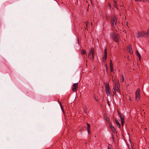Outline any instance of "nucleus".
<instances>
[{
	"instance_id": "obj_1",
	"label": "nucleus",
	"mask_w": 149,
	"mask_h": 149,
	"mask_svg": "<svg viewBox=\"0 0 149 149\" xmlns=\"http://www.w3.org/2000/svg\"><path fill=\"white\" fill-rule=\"evenodd\" d=\"M94 49L93 48H92L89 52L88 57L90 58L91 59L93 60L94 58Z\"/></svg>"
},
{
	"instance_id": "obj_2",
	"label": "nucleus",
	"mask_w": 149,
	"mask_h": 149,
	"mask_svg": "<svg viewBox=\"0 0 149 149\" xmlns=\"http://www.w3.org/2000/svg\"><path fill=\"white\" fill-rule=\"evenodd\" d=\"M106 85L105 86V90L107 95V96H110L111 95V92L110 89L109 83H106Z\"/></svg>"
},
{
	"instance_id": "obj_3",
	"label": "nucleus",
	"mask_w": 149,
	"mask_h": 149,
	"mask_svg": "<svg viewBox=\"0 0 149 149\" xmlns=\"http://www.w3.org/2000/svg\"><path fill=\"white\" fill-rule=\"evenodd\" d=\"M140 89L139 88H138L137 89L135 93V100L137 102H138L139 100L140 99Z\"/></svg>"
},
{
	"instance_id": "obj_4",
	"label": "nucleus",
	"mask_w": 149,
	"mask_h": 149,
	"mask_svg": "<svg viewBox=\"0 0 149 149\" xmlns=\"http://www.w3.org/2000/svg\"><path fill=\"white\" fill-rule=\"evenodd\" d=\"M118 115L121 120V124L123 125L124 124V116L123 115L121 114V113H120L118 111Z\"/></svg>"
},
{
	"instance_id": "obj_5",
	"label": "nucleus",
	"mask_w": 149,
	"mask_h": 149,
	"mask_svg": "<svg viewBox=\"0 0 149 149\" xmlns=\"http://www.w3.org/2000/svg\"><path fill=\"white\" fill-rule=\"evenodd\" d=\"M78 83L74 84L72 86V90L74 92H75L77 90L78 88Z\"/></svg>"
},
{
	"instance_id": "obj_6",
	"label": "nucleus",
	"mask_w": 149,
	"mask_h": 149,
	"mask_svg": "<svg viewBox=\"0 0 149 149\" xmlns=\"http://www.w3.org/2000/svg\"><path fill=\"white\" fill-rule=\"evenodd\" d=\"M119 34H115L113 37V40L116 42H118L119 41Z\"/></svg>"
},
{
	"instance_id": "obj_7",
	"label": "nucleus",
	"mask_w": 149,
	"mask_h": 149,
	"mask_svg": "<svg viewBox=\"0 0 149 149\" xmlns=\"http://www.w3.org/2000/svg\"><path fill=\"white\" fill-rule=\"evenodd\" d=\"M117 19L115 17H113L111 19V22L112 24L114 25L116 24L117 22Z\"/></svg>"
},
{
	"instance_id": "obj_8",
	"label": "nucleus",
	"mask_w": 149,
	"mask_h": 149,
	"mask_svg": "<svg viewBox=\"0 0 149 149\" xmlns=\"http://www.w3.org/2000/svg\"><path fill=\"white\" fill-rule=\"evenodd\" d=\"M128 48L129 50V52L130 54H132L133 53V51L131 45H129L128 47Z\"/></svg>"
},
{
	"instance_id": "obj_9",
	"label": "nucleus",
	"mask_w": 149,
	"mask_h": 149,
	"mask_svg": "<svg viewBox=\"0 0 149 149\" xmlns=\"http://www.w3.org/2000/svg\"><path fill=\"white\" fill-rule=\"evenodd\" d=\"M115 120L116 122V124L117 125L118 127V128H120V124L119 123V122H118V121L117 119L116 118H115Z\"/></svg>"
},
{
	"instance_id": "obj_10",
	"label": "nucleus",
	"mask_w": 149,
	"mask_h": 149,
	"mask_svg": "<svg viewBox=\"0 0 149 149\" xmlns=\"http://www.w3.org/2000/svg\"><path fill=\"white\" fill-rule=\"evenodd\" d=\"M119 80L117 82H116L115 84L116 87H119L120 86V84L118 82Z\"/></svg>"
},
{
	"instance_id": "obj_11",
	"label": "nucleus",
	"mask_w": 149,
	"mask_h": 149,
	"mask_svg": "<svg viewBox=\"0 0 149 149\" xmlns=\"http://www.w3.org/2000/svg\"><path fill=\"white\" fill-rule=\"evenodd\" d=\"M81 55L85 54H86V52L84 49H83L81 50Z\"/></svg>"
},
{
	"instance_id": "obj_12",
	"label": "nucleus",
	"mask_w": 149,
	"mask_h": 149,
	"mask_svg": "<svg viewBox=\"0 0 149 149\" xmlns=\"http://www.w3.org/2000/svg\"><path fill=\"white\" fill-rule=\"evenodd\" d=\"M136 54H137V55L139 57V60H140V58H141V55L140 54L139 52L137 51H136Z\"/></svg>"
},
{
	"instance_id": "obj_13",
	"label": "nucleus",
	"mask_w": 149,
	"mask_h": 149,
	"mask_svg": "<svg viewBox=\"0 0 149 149\" xmlns=\"http://www.w3.org/2000/svg\"><path fill=\"white\" fill-rule=\"evenodd\" d=\"M108 149H113V147L111 144H109L108 146Z\"/></svg>"
},
{
	"instance_id": "obj_14",
	"label": "nucleus",
	"mask_w": 149,
	"mask_h": 149,
	"mask_svg": "<svg viewBox=\"0 0 149 149\" xmlns=\"http://www.w3.org/2000/svg\"><path fill=\"white\" fill-rule=\"evenodd\" d=\"M104 55H107V53L106 48H105L104 49Z\"/></svg>"
},
{
	"instance_id": "obj_15",
	"label": "nucleus",
	"mask_w": 149,
	"mask_h": 149,
	"mask_svg": "<svg viewBox=\"0 0 149 149\" xmlns=\"http://www.w3.org/2000/svg\"><path fill=\"white\" fill-rule=\"evenodd\" d=\"M87 130H90V125L88 123H87Z\"/></svg>"
},
{
	"instance_id": "obj_16",
	"label": "nucleus",
	"mask_w": 149,
	"mask_h": 149,
	"mask_svg": "<svg viewBox=\"0 0 149 149\" xmlns=\"http://www.w3.org/2000/svg\"><path fill=\"white\" fill-rule=\"evenodd\" d=\"M107 55H104V56L103 57V60L104 61H105L107 58Z\"/></svg>"
},
{
	"instance_id": "obj_17",
	"label": "nucleus",
	"mask_w": 149,
	"mask_h": 149,
	"mask_svg": "<svg viewBox=\"0 0 149 149\" xmlns=\"http://www.w3.org/2000/svg\"><path fill=\"white\" fill-rule=\"evenodd\" d=\"M106 120V121L108 123L110 124V120L108 118H106V119H105Z\"/></svg>"
},
{
	"instance_id": "obj_18",
	"label": "nucleus",
	"mask_w": 149,
	"mask_h": 149,
	"mask_svg": "<svg viewBox=\"0 0 149 149\" xmlns=\"http://www.w3.org/2000/svg\"><path fill=\"white\" fill-rule=\"evenodd\" d=\"M113 95H115V94H116V90L114 88H113Z\"/></svg>"
},
{
	"instance_id": "obj_19",
	"label": "nucleus",
	"mask_w": 149,
	"mask_h": 149,
	"mask_svg": "<svg viewBox=\"0 0 149 149\" xmlns=\"http://www.w3.org/2000/svg\"><path fill=\"white\" fill-rule=\"evenodd\" d=\"M119 87H116V91H117V92H118L119 93H120V90H119Z\"/></svg>"
},
{
	"instance_id": "obj_20",
	"label": "nucleus",
	"mask_w": 149,
	"mask_h": 149,
	"mask_svg": "<svg viewBox=\"0 0 149 149\" xmlns=\"http://www.w3.org/2000/svg\"><path fill=\"white\" fill-rule=\"evenodd\" d=\"M58 103H59L60 106H61V109H63V107L62 106V104L61 103V102H60V101H59L58 102Z\"/></svg>"
},
{
	"instance_id": "obj_21",
	"label": "nucleus",
	"mask_w": 149,
	"mask_h": 149,
	"mask_svg": "<svg viewBox=\"0 0 149 149\" xmlns=\"http://www.w3.org/2000/svg\"><path fill=\"white\" fill-rule=\"evenodd\" d=\"M114 7L115 8H116V9H117L118 8V6H117V3H115V5H114Z\"/></svg>"
},
{
	"instance_id": "obj_22",
	"label": "nucleus",
	"mask_w": 149,
	"mask_h": 149,
	"mask_svg": "<svg viewBox=\"0 0 149 149\" xmlns=\"http://www.w3.org/2000/svg\"><path fill=\"white\" fill-rule=\"evenodd\" d=\"M104 117L105 119L108 118L107 116V115L105 114H104Z\"/></svg>"
},
{
	"instance_id": "obj_23",
	"label": "nucleus",
	"mask_w": 149,
	"mask_h": 149,
	"mask_svg": "<svg viewBox=\"0 0 149 149\" xmlns=\"http://www.w3.org/2000/svg\"><path fill=\"white\" fill-rule=\"evenodd\" d=\"M110 71L111 72H112L113 71V67L110 68Z\"/></svg>"
},
{
	"instance_id": "obj_24",
	"label": "nucleus",
	"mask_w": 149,
	"mask_h": 149,
	"mask_svg": "<svg viewBox=\"0 0 149 149\" xmlns=\"http://www.w3.org/2000/svg\"><path fill=\"white\" fill-rule=\"evenodd\" d=\"M109 127H111V128H113V129H112V130H115V128H114V127H112V125H110L109 126Z\"/></svg>"
},
{
	"instance_id": "obj_25",
	"label": "nucleus",
	"mask_w": 149,
	"mask_h": 149,
	"mask_svg": "<svg viewBox=\"0 0 149 149\" xmlns=\"http://www.w3.org/2000/svg\"><path fill=\"white\" fill-rule=\"evenodd\" d=\"M109 64H110V68L113 67V66H112L113 64H112V63H110Z\"/></svg>"
},
{
	"instance_id": "obj_26",
	"label": "nucleus",
	"mask_w": 149,
	"mask_h": 149,
	"mask_svg": "<svg viewBox=\"0 0 149 149\" xmlns=\"http://www.w3.org/2000/svg\"><path fill=\"white\" fill-rule=\"evenodd\" d=\"M84 24H86V26H87V24H88V22H84Z\"/></svg>"
},
{
	"instance_id": "obj_27",
	"label": "nucleus",
	"mask_w": 149,
	"mask_h": 149,
	"mask_svg": "<svg viewBox=\"0 0 149 149\" xmlns=\"http://www.w3.org/2000/svg\"><path fill=\"white\" fill-rule=\"evenodd\" d=\"M122 81L123 82L124 80V78L123 77V76H122Z\"/></svg>"
},
{
	"instance_id": "obj_28",
	"label": "nucleus",
	"mask_w": 149,
	"mask_h": 149,
	"mask_svg": "<svg viewBox=\"0 0 149 149\" xmlns=\"http://www.w3.org/2000/svg\"><path fill=\"white\" fill-rule=\"evenodd\" d=\"M129 100H130L131 101L132 100V98L131 97H130Z\"/></svg>"
},
{
	"instance_id": "obj_29",
	"label": "nucleus",
	"mask_w": 149,
	"mask_h": 149,
	"mask_svg": "<svg viewBox=\"0 0 149 149\" xmlns=\"http://www.w3.org/2000/svg\"><path fill=\"white\" fill-rule=\"evenodd\" d=\"M108 5H109V8L110 9L111 8V5L109 3Z\"/></svg>"
},
{
	"instance_id": "obj_30",
	"label": "nucleus",
	"mask_w": 149,
	"mask_h": 149,
	"mask_svg": "<svg viewBox=\"0 0 149 149\" xmlns=\"http://www.w3.org/2000/svg\"><path fill=\"white\" fill-rule=\"evenodd\" d=\"M107 103L108 104V105H109V106H110V104H109V102L108 101L107 102Z\"/></svg>"
},
{
	"instance_id": "obj_31",
	"label": "nucleus",
	"mask_w": 149,
	"mask_h": 149,
	"mask_svg": "<svg viewBox=\"0 0 149 149\" xmlns=\"http://www.w3.org/2000/svg\"><path fill=\"white\" fill-rule=\"evenodd\" d=\"M88 133L89 134V133H90L91 131H88Z\"/></svg>"
},
{
	"instance_id": "obj_32",
	"label": "nucleus",
	"mask_w": 149,
	"mask_h": 149,
	"mask_svg": "<svg viewBox=\"0 0 149 149\" xmlns=\"http://www.w3.org/2000/svg\"><path fill=\"white\" fill-rule=\"evenodd\" d=\"M110 63H112V61L111 60H110Z\"/></svg>"
},
{
	"instance_id": "obj_33",
	"label": "nucleus",
	"mask_w": 149,
	"mask_h": 149,
	"mask_svg": "<svg viewBox=\"0 0 149 149\" xmlns=\"http://www.w3.org/2000/svg\"><path fill=\"white\" fill-rule=\"evenodd\" d=\"M113 2H114V3H116V1H115V0H114V1H113Z\"/></svg>"
},
{
	"instance_id": "obj_34",
	"label": "nucleus",
	"mask_w": 149,
	"mask_h": 149,
	"mask_svg": "<svg viewBox=\"0 0 149 149\" xmlns=\"http://www.w3.org/2000/svg\"><path fill=\"white\" fill-rule=\"evenodd\" d=\"M113 132H114V131H113ZM114 132H116V133H117V131H114Z\"/></svg>"
},
{
	"instance_id": "obj_35",
	"label": "nucleus",
	"mask_w": 149,
	"mask_h": 149,
	"mask_svg": "<svg viewBox=\"0 0 149 149\" xmlns=\"http://www.w3.org/2000/svg\"><path fill=\"white\" fill-rule=\"evenodd\" d=\"M112 81L114 83V81L113 79L112 80Z\"/></svg>"
},
{
	"instance_id": "obj_36",
	"label": "nucleus",
	"mask_w": 149,
	"mask_h": 149,
	"mask_svg": "<svg viewBox=\"0 0 149 149\" xmlns=\"http://www.w3.org/2000/svg\"><path fill=\"white\" fill-rule=\"evenodd\" d=\"M146 1H147L149 2V0H146Z\"/></svg>"
},
{
	"instance_id": "obj_37",
	"label": "nucleus",
	"mask_w": 149,
	"mask_h": 149,
	"mask_svg": "<svg viewBox=\"0 0 149 149\" xmlns=\"http://www.w3.org/2000/svg\"><path fill=\"white\" fill-rule=\"evenodd\" d=\"M91 25L92 26V22L91 23Z\"/></svg>"
},
{
	"instance_id": "obj_38",
	"label": "nucleus",
	"mask_w": 149,
	"mask_h": 149,
	"mask_svg": "<svg viewBox=\"0 0 149 149\" xmlns=\"http://www.w3.org/2000/svg\"><path fill=\"white\" fill-rule=\"evenodd\" d=\"M119 15H120V16H121V14H119Z\"/></svg>"
},
{
	"instance_id": "obj_39",
	"label": "nucleus",
	"mask_w": 149,
	"mask_h": 149,
	"mask_svg": "<svg viewBox=\"0 0 149 149\" xmlns=\"http://www.w3.org/2000/svg\"><path fill=\"white\" fill-rule=\"evenodd\" d=\"M146 130H147V128H145Z\"/></svg>"
},
{
	"instance_id": "obj_40",
	"label": "nucleus",
	"mask_w": 149,
	"mask_h": 149,
	"mask_svg": "<svg viewBox=\"0 0 149 149\" xmlns=\"http://www.w3.org/2000/svg\"><path fill=\"white\" fill-rule=\"evenodd\" d=\"M95 67H94V68H93V69H95Z\"/></svg>"
},
{
	"instance_id": "obj_41",
	"label": "nucleus",
	"mask_w": 149,
	"mask_h": 149,
	"mask_svg": "<svg viewBox=\"0 0 149 149\" xmlns=\"http://www.w3.org/2000/svg\"><path fill=\"white\" fill-rule=\"evenodd\" d=\"M126 18V17L125 16V19Z\"/></svg>"
},
{
	"instance_id": "obj_42",
	"label": "nucleus",
	"mask_w": 149,
	"mask_h": 149,
	"mask_svg": "<svg viewBox=\"0 0 149 149\" xmlns=\"http://www.w3.org/2000/svg\"><path fill=\"white\" fill-rule=\"evenodd\" d=\"M97 40H98V42H99V41H98V39H97Z\"/></svg>"
},
{
	"instance_id": "obj_43",
	"label": "nucleus",
	"mask_w": 149,
	"mask_h": 149,
	"mask_svg": "<svg viewBox=\"0 0 149 149\" xmlns=\"http://www.w3.org/2000/svg\"><path fill=\"white\" fill-rule=\"evenodd\" d=\"M129 148V149H130V148Z\"/></svg>"
}]
</instances>
